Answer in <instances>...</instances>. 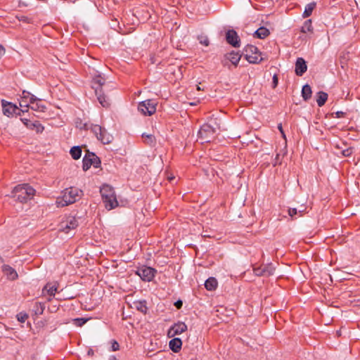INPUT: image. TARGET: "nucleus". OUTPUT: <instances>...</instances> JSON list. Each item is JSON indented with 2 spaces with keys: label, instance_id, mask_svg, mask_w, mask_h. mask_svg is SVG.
I'll return each instance as SVG.
<instances>
[{
  "label": "nucleus",
  "instance_id": "obj_1",
  "mask_svg": "<svg viewBox=\"0 0 360 360\" xmlns=\"http://www.w3.org/2000/svg\"><path fill=\"white\" fill-rule=\"evenodd\" d=\"M35 190L29 184H24L16 186L12 191V197L20 202H27L33 198Z\"/></svg>",
  "mask_w": 360,
  "mask_h": 360
},
{
  "label": "nucleus",
  "instance_id": "obj_2",
  "mask_svg": "<svg viewBox=\"0 0 360 360\" xmlns=\"http://www.w3.org/2000/svg\"><path fill=\"white\" fill-rule=\"evenodd\" d=\"M105 79L101 75H96L93 78L91 84L100 104L104 108H108L110 106V101L103 90V86L105 84Z\"/></svg>",
  "mask_w": 360,
  "mask_h": 360
},
{
  "label": "nucleus",
  "instance_id": "obj_3",
  "mask_svg": "<svg viewBox=\"0 0 360 360\" xmlns=\"http://www.w3.org/2000/svg\"><path fill=\"white\" fill-rule=\"evenodd\" d=\"M82 193L81 190L75 187L66 188L63 192V196L56 200L57 206L65 207L75 202L79 199Z\"/></svg>",
  "mask_w": 360,
  "mask_h": 360
},
{
  "label": "nucleus",
  "instance_id": "obj_4",
  "mask_svg": "<svg viewBox=\"0 0 360 360\" xmlns=\"http://www.w3.org/2000/svg\"><path fill=\"white\" fill-rule=\"evenodd\" d=\"M100 193L106 209L110 210L118 205L115 191L111 186L108 185L103 186L101 188Z\"/></svg>",
  "mask_w": 360,
  "mask_h": 360
},
{
  "label": "nucleus",
  "instance_id": "obj_5",
  "mask_svg": "<svg viewBox=\"0 0 360 360\" xmlns=\"http://www.w3.org/2000/svg\"><path fill=\"white\" fill-rule=\"evenodd\" d=\"M243 53L246 60L250 63L258 64L264 60V58L262 57V53L255 46L246 45L243 49Z\"/></svg>",
  "mask_w": 360,
  "mask_h": 360
},
{
  "label": "nucleus",
  "instance_id": "obj_6",
  "mask_svg": "<svg viewBox=\"0 0 360 360\" xmlns=\"http://www.w3.org/2000/svg\"><path fill=\"white\" fill-rule=\"evenodd\" d=\"M82 162V169L84 171H87L91 166L98 168L101 167V164L100 158L94 153L89 152V150H87L86 154L83 158Z\"/></svg>",
  "mask_w": 360,
  "mask_h": 360
},
{
  "label": "nucleus",
  "instance_id": "obj_7",
  "mask_svg": "<svg viewBox=\"0 0 360 360\" xmlns=\"http://www.w3.org/2000/svg\"><path fill=\"white\" fill-rule=\"evenodd\" d=\"M216 128L210 124H204L198 131V137L205 142H210L214 138Z\"/></svg>",
  "mask_w": 360,
  "mask_h": 360
},
{
  "label": "nucleus",
  "instance_id": "obj_8",
  "mask_svg": "<svg viewBox=\"0 0 360 360\" xmlns=\"http://www.w3.org/2000/svg\"><path fill=\"white\" fill-rule=\"evenodd\" d=\"M156 105L155 101L148 99L139 103L138 110L144 115H152L156 111Z\"/></svg>",
  "mask_w": 360,
  "mask_h": 360
},
{
  "label": "nucleus",
  "instance_id": "obj_9",
  "mask_svg": "<svg viewBox=\"0 0 360 360\" xmlns=\"http://www.w3.org/2000/svg\"><path fill=\"white\" fill-rule=\"evenodd\" d=\"M275 270L276 267L271 263L253 267V272L257 276L269 277L274 274Z\"/></svg>",
  "mask_w": 360,
  "mask_h": 360
},
{
  "label": "nucleus",
  "instance_id": "obj_10",
  "mask_svg": "<svg viewBox=\"0 0 360 360\" xmlns=\"http://www.w3.org/2000/svg\"><path fill=\"white\" fill-rule=\"evenodd\" d=\"M78 226V221L75 217L68 216L63 220L59 225V230L68 233L71 230Z\"/></svg>",
  "mask_w": 360,
  "mask_h": 360
},
{
  "label": "nucleus",
  "instance_id": "obj_11",
  "mask_svg": "<svg viewBox=\"0 0 360 360\" xmlns=\"http://www.w3.org/2000/svg\"><path fill=\"white\" fill-rule=\"evenodd\" d=\"M156 270L152 267L143 266L136 271V274L144 281H150L155 276Z\"/></svg>",
  "mask_w": 360,
  "mask_h": 360
},
{
  "label": "nucleus",
  "instance_id": "obj_12",
  "mask_svg": "<svg viewBox=\"0 0 360 360\" xmlns=\"http://www.w3.org/2000/svg\"><path fill=\"white\" fill-rule=\"evenodd\" d=\"M37 98L25 90L22 91V96L20 101V106L21 108H26L25 110H22L23 112H28L30 108V103H33V101H36Z\"/></svg>",
  "mask_w": 360,
  "mask_h": 360
},
{
  "label": "nucleus",
  "instance_id": "obj_13",
  "mask_svg": "<svg viewBox=\"0 0 360 360\" xmlns=\"http://www.w3.org/2000/svg\"><path fill=\"white\" fill-rule=\"evenodd\" d=\"M187 330V326L184 322H178L169 328L167 332L169 338H174L180 335Z\"/></svg>",
  "mask_w": 360,
  "mask_h": 360
},
{
  "label": "nucleus",
  "instance_id": "obj_14",
  "mask_svg": "<svg viewBox=\"0 0 360 360\" xmlns=\"http://www.w3.org/2000/svg\"><path fill=\"white\" fill-rule=\"evenodd\" d=\"M226 42L235 48H238L240 45V40L234 30H229L226 32Z\"/></svg>",
  "mask_w": 360,
  "mask_h": 360
},
{
  "label": "nucleus",
  "instance_id": "obj_15",
  "mask_svg": "<svg viewBox=\"0 0 360 360\" xmlns=\"http://www.w3.org/2000/svg\"><path fill=\"white\" fill-rule=\"evenodd\" d=\"M1 105L4 114L8 117L13 115L18 110V107L15 104L5 100L1 101Z\"/></svg>",
  "mask_w": 360,
  "mask_h": 360
},
{
  "label": "nucleus",
  "instance_id": "obj_16",
  "mask_svg": "<svg viewBox=\"0 0 360 360\" xmlns=\"http://www.w3.org/2000/svg\"><path fill=\"white\" fill-rule=\"evenodd\" d=\"M21 121L28 129L35 130L37 133H41L44 130V127L39 121H35L33 122L26 118H22Z\"/></svg>",
  "mask_w": 360,
  "mask_h": 360
},
{
  "label": "nucleus",
  "instance_id": "obj_17",
  "mask_svg": "<svg viewBox=\"0 0 360 360\" xmlns=\"http://www.w3.org/2000/svg\"><path fill=\"white\" fill-rule=\"evenodd\" d=\"M1 270L4 276H6L8 280L15 281L18 277L16 271L9 265L4 264L1 267Z\"/></svg>",
  "mask_w": 360,
  "mask_h": 360
},
{
  "label": "nucleus",
  "instance_id": "obj_18",
  "mask_svg": "<svg viewBox=\"0 0 360 360\" xmlns=\"http://www.w3.org/2000/svg\"><path fill=\"white\" fill-rule=\"evenodd\" d=\"M307 66L306 61L302 58H298L295 63V74L302 76L307 71Z\"/></svg>",
  "mask_w": 360,
  "mask_h": 360
},
{
  "label": "nucleus",
  "instance_id": "obj_19",
  "mask_svg": "<svg viewBox=\"0 0 360 360\" xmlns=\"http://www.w3.org/2000/svg\"><path fill=\"white\" fill-rule=\"evenodd\" d=\"M182 341L179 338H174L169 342V349L175 353H177L180 351Z\"/></svg>",
  "mask_w": 360,
  "mask_h": 360
},
{
  "label": "nucleus",
  "instance_id": "obj_20",
  "mask_svg": "<svg viewBox=\"0 0 360 360\" xmlns=\"http://www.w3.org/2000/svg\"><path fill=\"white\" fill-rule=\"evenodd\" d=\"M97 139L102 142L103 144H108L112 141L113 137L107 131L105 128H103L102 132H101L100 135L98 136Z\"/></svg>",
  "mask_w": 360,
  "mask_h": 360
},
{
  "label": "nucleus",
  "instance_id": "obj_21",
  "mask_svg": "<svg viewBox=\"0 0 360 360\" xmlns=\"http://www.w3.org/2000/svg\"><path fill=\"white\" fill-rule=\"evenodd\" d=\"M224 57L226 60H229L233 65L237 66L240 60L241 56L237 52L231 51V53L226 54Z\"/></svg>",
  "mask_w": 360,
  "mask_h": 360
},
{
  "label": "nucleus",
  "instance_id": "obj_22",
  "mask_svg": "<svg viewBox=\"0 0 360 360\" xmlns=\"http://www.w3.org/2000/svg\"><path fill=\"white\" fill-rule=\"evenodd\" d=\"M30 108L37 112H44L46 107L42 103L41 99L37 98L36 101L30 103Z\"/></svg>",
  "mask_w": 360,
  "mask_h": 360
},
{
  "label": "nucleus",
  "instance_id": "obj_23",
  "mask_svg": "<svg viewBox=\"0 0 360 360\" xmlns=\"http://www.w3.org/2000/svg\"><path fill=\"white\" fill-rule=\"evenodd\" d=\"M56 291H57V287H56L55 285H51V284H49V283L46 284V285L44 287V288H43V290H42V292H43V293H44V294H45V293H46H46H47L49 295H50V297H49V298H48V301H49V302L51 301V300H52L51 297H53V296H54V295H55V294H56Z\"/></svg>",
  "mask_w": 360,
  "mask_h": 360
},
{
  "label": "nucleus",
  "instance_id": "obj_24",
  "mask_svg": "<svg viewBox=\"0 0 360 360\" xmlns=\"http://www.w3.org/2000/svg\"><path fill=\"white\" fill-rule=\"evenodd\" d=\"M134 307L140 312L146 314L148 311L147 302L146 300H138L133 302Z\"/></svg>",
  "mask_w": 360,
  "mask_h": 360
},
{
  "label": "nucleus",
  "instance_id": "obj_25",
  "mask_svg": "<svg viewBox=\"0 0 360 360\" xmlns=\"http://www.w3.org/2000/svg\"><path fill=\"white\" fill-rule=\"evenodd\" d=\"M270 34L269 30L264 27H260L254 33V37L258 39H264Z\"/></svg>",
  "mask_w": 360,
  "mask_h": 360
},
{
  "label": "nucleus",
  "instance_id": "obj_26",
  "mask_svg": "<svg viewBox=\"0 0 360 360\" xmlns=\"http://www.w3.org/2000/svg\"><path fill=\"white\" fill-rule=\"evenodd\" d=\"M84 129H90L96 138H98V136H99L101 132H102L103 128L98 124H91L89 126L87 124H84Z\"/></svg>",
  "mask_w": 360,
  "mask_h": 360
},
{
  "label": "nucleus",
  "instance_id": "obj_27",
  "mask_svg": "<svg viewBox=\"0 0 360 360\" xmlns=\"http://www.w3.org/2000/svg\"><path fill=\"white\" fill-rule=\"evenodd\" d=\"M217 286V281L214 277H210L205 282V287L207 290H214Z\"/></svg>",
  "mask_w": 360,
  "mask_h": 360
},
{
  "label": "nucleus",
  "instance_id": "obj_28",
  "mask_svg": "<svg viewBox=\"0 0 360 360\" xmlns=\"http://www.w3.org/2000/svg\"><path fill=\"white\" fill-rule=\"evenodd\" d=\"M311 88L309 84H305L302 86V96L304 101H308L311 97Z\"/></svg>",
  "mask_w": 360,
  "mask_h": 360
},
{
  "label": "nucleus",
  "instance_id": "obj_29",
  "mask_svg": "<svg viewBox=\"0 0 360 360\" xmlns=\"http://www.w3.org/2000/svg\"><path fill=\"white\" fill-rule=\"evenodd\" d=\"M142 138L143 139L144 143L150 146H154L156 143L155 137L153 134H147L146 133L142 134Z\"/></svg>",
  "mask_w": 360,
  "mask_h": 360
},
{
  "label": "nucleus",
  "instance_id": "obj_30",
  "mask_svg": "<svg viewBox=\"0 0 360 360\" xmlns=\"http://www.w3.org/2000/svg\"><path fill=\"white\" fill-rule=\"evenodd\" d=\"M328 99V94L323 91H319L317 94L316 102L319 107L323 106Z\"/></svg>",
  "mask_w": 360,
  "mask_h": 360
},
{
  "label": "nucleus",
  "instance_id": "obj_31",
  "mask_svg": "<svg viewBox=\"0 0 360 360\" xmlns=\"http://www.w3.org/2000/svg\"><path fill=\"white\" fill-rule=\"evenodd\" d=\"M45 303L37 302L33 307V311L36 315H41L45 309Z\"/></svg>",
  "mask_w": 360,
  "mask_h": 360
},
{
  "label": "nucleus",
  "instance_id": "obj_32",
  "mask_svg": "<svg viewBox=\"0 0 360 360\" xmlns=\"http://www.w3.org/2000/svg\"><path fill=\"white\" fill-rule=\"evenodd\" d=\"M315 7H316V3L315 2H312V3H310V4H308L305 6V9H304V11L303 12V14H302L303 18L309 17L311 15L312 11H313V10L314 9Z\"/></svg>",
  "mask_w": 360,
  "mask_h": 360
},
{
  "label": "nucleus",
  "instance_id": "obj_33",
  "mask_svg": "<svg viewBox=\"0 0 360 360\" xmlns=\"http://www.w3.org/2000/svg\"><path fill=\"white\" fill-rule=\"evenodd\" d=\"M70 155L74 160H78L82 155V149L79 146H73L70 149Z\"/></svg>",
  "mask_w": 360,
  "mask_h": 360
},
{
  "label": "nucleus",
  "instance_id": "obj_34",
  "mask_svg": "<svg viewBox=\"0 0 360 360\" xmlns=\"http://www.w3.org/2000/svg\"><path fill=\"white\" fill-rule=\"evenodd\" d=\"M302 33L312 32L313 27L311 25V20H307L304 22L300 30Z\"/></svg>",
  "mask_w": 360,
  "mask_h": 360
},
{
  "label": "nucleus",
  "instance_id": "obj_35",
  "mask_svg": "<svg viewBox=\"0 0 360 360\" xmlns=\"http://www.w3.org/2000/svg\"><path fill=\"white\" fill-rule=\"evenodd\" d=\"M16 18L20 22H23L25 23H32V20L30 18H29L28 16H25L24 15H18L16 16Z\"/></svg>",
  "mask_w": 360,
  "mask_h": 360
},
{
  "label": "nucleus",
  "instance_id": "obj_36",
  "mask_svg": "<svg viewBox=\"0 0 360 360\" xmlns=\"http://www.w3.org/2000/svg\"><path fill=\"white\" fill-rule=\"evenodd\" d=\"M86 321L87 319L84 318H77L73 320L74 324L79 327L82 326Z\"/></svg>",
  "mask_w": 360,
  "mask_h": 360
},
{
  "label": "nucleus",
  "instance_id": "obj_37",
  "mask_svg": "<svg viewBox=\"0 0 360 360\" xmlns=\"http://www.w3.org/2000/svg\"><path fill=\"white\" fill-rule=\"evenodd\" d=\"M28 319V315L26 313L20 312L17 314V319L20 323H25Z\"/></svg>",
  "mask_w": 360,
  "mask_h": 360
},
{
  "label": "nucleus",
  "instance_id": "obj_38",
  "mask_svg": "<svg viewBox=\"0 0 360 360\" xmlns=\"http://www.w3.org/2000/svg\"><path fill=\"white\" fill-rule=\"evenodd\" d=\"M111 344H112V345H111L112 351L115 352V351H117L120 349V345L116 340H112L111 341Z\"/></svg>",
  "mask_w": 360,
  "mask_h": 360
},
{
  "label": "nucleus",
  "instance_id": "obj_39",
  "mask_svg": "<svg viewBox=\"0 0 360 360\" xmlns=\"http://www.w3.org/2000/svg\"><path fill=\"white\" fill-rule=\"evenodd\" d=\"M345 115V112L342 111H337L335 112L332 113V117L335 118L342 117Z\"/></svg>",
  "mask_w": 360,
  "mask_h": 360
},
{
  "label": "nucleus",
  "instance_id": "obj_40",
  "mask_svg": "<svg viewBox=\"0 0 360 360\" xmlns=\"http://www.w3.org/2000/svg\"><path fill=\"white\" fill-rule=\"evenodd\" d=\"M297 214V210L296 208H289L288 214L293 218Z\"/></svg>",
  "mask_w": 360,
  "mask_h": 360
},
{
  "label": "nucleus",
  "instance_id": "obj_41",
  "mask_svg": "<svg viewBox=\"0 0 360 360\" xmlns=\"http://www.w3.org/2000/svg\"><path fill=\"white\" fill-rule=\"evenodd\" d=\"M278 83V78L276 75H274L273 76V79H272V87L274 89H275L277 86Z\"/></svg>",
  "mask_w": 360,
  "mask_h": 360
},
{
  "label": "nucleus",
  "instance_id": "obj_42",
  "mask_svg": "<svg viewBox=\"0 0 360 360\" xmlns=\"http://www.w3.org/2000/svg\"><path fill=\"white\" fill-rule=\"evenodd\" d=\"M352 151L351 148H347L346 150H343L342 153L345 157H349L352 154Z\"/></svg>",
  "mask_w": 360,
  "mask_h": 360
},
{
  "label": "nucleus",
  "instance_id": "obj_43",
  "mask_svg": "<svg viewBox=\"0 0 360 360\" xmlns=\"http://www.w3.org/2000/svg\"><path fill=\"white\" fill-rule=\"evenodd\" d=\"M200 42V44H202L206 46L210 44V41L207 37H205L203 39H201Z\"/></svg>",
  "mask_w": 360,
  "mask_h": 360
},
{
  "label": "nucleus",
  "instance_id": "obj_44",
  "mask_svg": "<svg viewBox=\"0 0 360 360\" xmlns=\"http://www.w3.org/2000/svg\"><path fill=\"white\" fill-rule=\"evenodd\" d=\"M175 306L178 309H180L182 307V302L181 300H178L177 302H175Z\"/></svg>",
  "mask_w": 360,
  "mask_h": 360
},
{
  "label": "nucleus",
  "instance_id": "obj_45",
  "mask_svg": "<svg viewBox=\"0 0 360 360\" xmlns=\"http://www.w3.org/2000/svg\"><path fill=\"white\" fill-rule=\"evenodd\" d=\"M278 128L279 129V131H281V133L282 134L283 136L285 137V134H284V131L283 130V128H282V125L281 124H280L278 126Z\"/></svg>",
  "mask_w": 360,
  "mask_h": 360
},
{
  "label": "nucleus",
  "instance_id": "obj_46",
  "mask_svg": "<svg viewBox=\"0 0 360 360\" xmlns=\"http://www.w3.org/2000/svg\"><path fill=\"white\" fill-rule=\"evenodd\" d=\"M4 53V47L0 45V57Z\"/></svg>",
  "mask_w": 360,
  "mask_h": 360
},
{
  "label": "nucleus",
  "instance_id": "obj_47",
  "mask_svg": "<svg viewBox=\"0 0 360 360\" xmlns=\"http://www.w3.org/2000/svg\"><path fill=\"white\" fill-rule=\"evenodd\" d=\"M22 113V111H20V109H19V108H18V110H17V111H15V114L17 116H20Z\"/></svg>",
  "mask_w": 360,
  "mask_h": 360
},
{
  "label": "nucleus",
  "instance_id": "obj_48",
  "mask_svg": "<svg viewBox=\"0 0 360 360\" xmlns=\"http://www.w3.org/2000/svg\"><path fill=\"white\" fill-rule=\"evenodd\" d=\"M302 207V209H300L299 210H297V213H300V215H302V213L304 212L305 210V209L303 207Z\"/></svg>",
  "mask_w": 360,
  "mask_h": 360
},
{
  "label": "nucleus",
  "instance_id": "obj_49",
  "mask_svg": "<svg viewBox=\"0 0 360 360\" xmlns=\"http://www.w3.org/2000/svg\"><path fill=\"white\" fill-rule=\"evenodd\" d=\"M109 360H118L115 356H110Z\"/></svg>",
  "mask_w": 360,
  "mask_h": 360
},
{
  "label": "nucleus",
  "instance_id": "obj_50",
  "mask_svg": "<svg viewBox=\"0 0 360 360\" xmlns=\"http://www.w3.org/2000/svg\"><path fill=\"white\" fill-rule=\"evenodd\" d=\"M174 179V176H168V180L172 182V180Z\"/></svg>",
  "mask_w": 360,
  "mask_h": 360
},
{
  "label": "nucleus",
  "instance_id": "obj_51",
  "mask_svg": "<svg viewBox=\"0 0 360 360\" xmlns=\"http://www.w3.org/2000/svg\"><path fill=\"white\" fill-rule=\"evenodd\" d=\"M336 333H337V335H338V336H340V335H341V332H340V330H337Z\"/></svg>",
  "mask_w": 360,
  "mask_h": 360
},
{
  "label": "nucleus",
  "instance_id": "obj_52",
  "mask_svg": "<svg viewBox=\"0 0 360 360\" xmlns=\"http://www.w3.org/2000/svg\"><path fill=\"white\" fill-rule=\"evenodd\" d=\"M0 262L3 263L4 262V259L0 256Z\"/></svg>",
  "mask_w": 360,
  "mask_h": 360
},
{
  "label": "nucleus",
  "instance_id": "obj_53",
  "mask_svg": "<svg viewBox=\"0 0 360 360\" xmlns=\"http://www.w3.org/2000/svg\"><path fill=\"white\" fill-rule=\"evenodd\" d=\"M23 108V109H20V111H22V112H23V113H24L25 112H23L22 110H26V108Z\"/></svg>",
  "mask_w": 360,
  "mask_h": 360
},
{
  "label": "nucleus",
  "instance_id": "obj_54",
  "mask_svg": "<svg viewBox=\"0 0 360 360\" xmlns=\"http://www.w3.org/2000/svg\"><path fill=\"white\" fill-rule=\"evenodd\" d=\"M197 90L200 91L201 90V88L199 86H197Z\"/></svg>",
  "mask_w": 360,
  "mask_h": 360
},
{
  "label": "nucleus",
  "instance_id": "obj_55",
  "mask_svg": "<svg viewBox=\"0 0 360 360\" xmlns=\"http://www.w3.org/2000/svg\"><path fill=\"white\" fill-rule=\"evenodd\" d=\"M91 352L93 353V352L91 350V351H89V352H88V353H89V354H91Z\"/></svg>",
  "mask_w": 360,
  "mask_h": 360
}]
</instances>
